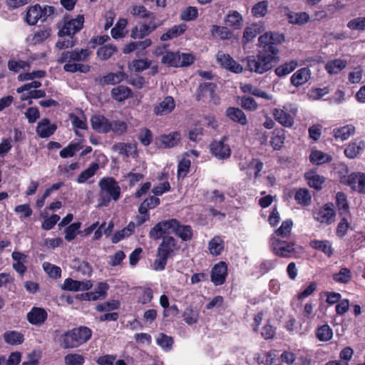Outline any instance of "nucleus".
Segmentation results:
<instances>
[{"mask_svg": "<svg viewBox=\"0 0 365 365\" xmlns=\"http://www.w3.org/2000/svg\"><path fill=\"white\" fill-rule=\"evenodd\" d=\"M179 249L180 245L175 237L170 235L163 237L157 248L156 258L153 263L154 269L156 271L164 270L168 259L175 256Z\"/></svg>", "mask_w": 365, "mask_h": 365, "instance_id": "obj_4", "label": "nucleus"}, {"mask_svg": "<svg viewBox=\"0 0 365 365\" xmlns=\"http://www.w3.org/2000/svg\"><path fill=\"white\" fill-rule=\"evenodd\" d=\"M85 361V357L82 354L76 353H70L64 356L66 365H83Z\"/></svg>", "mask_w": 365, "mask_h": 365, "instance_id": "obj_62", "label": "nucleus"}, {"mask_svg": "<svg viewBox=\"0 0 365 365\" xmlns=\"http://www.w3.org/2000/svg\"><path fill=\"white\" fill-rule=\"evenodd\" d=\"M317 339L322 342L330 341L333 337V330L327 324L318 327L315 331Z\"/></svg>", "mask_w": 365, "mask_h": 365, "instance_id": "obj_44", "label": "nucleus"}, {"mask_svg": "<svg viewBox=\"0 0 365 365\" xmlns=\"http://www.w3.org/2000/svg\"><path fill=\"white\" fill-rule=\"evenodd\" d=\"M210 32L213 38H218L222 41L230 40L234 36L233 32L226 25H212Z\"/></svg>", "mask_w": 365, "mask_h": 365, "instance_id": "obj_24", "label": "nucleus"}, {"mask_svg": "<svg viewBox=\"0 0 365 365\" xmlns=\"http://www.w3.org/2000/svg\"><path fill=\"white\" fill-rule=\"evenodd\" d=\"M336 204L340 216H348L350 215L349 205L344 192H338L336 193Z\"/></svg>", "mask_w": 365, "mask_h": 365, "instance_id": "obj_36", "label": "nucleus"}, {"mask_svg": "<svg viewBox=\"0 0 365 365\" xmlns=\"http://www.w3.org/2000/svg\"><path fill=\"white\" fill-rule=\"evenodd\" d=\"M227 276V265L226 262L220 261L215 264L211 270L210 280L215 286L223 284Z\"/></svg>", "mask_w": 365, "mask_h": 365, "instance_id": "obj_13", "label": "nucleus"}, {"mask_svg": "<svg viewBox=\"0 0 365 365\" xmlns=\"http://www.w3.org/2000/svg\"><path fill=\"white\" fill-rule=\"evenodd\" d=\"M284 15L288 23L292 25L304 26L310 21L308 13L305 11L294 12L291 11L288 6L284 8Z\"/></svg>", "mask_w": 365, "mask_h": 365, "instance_id": "obj_14", "label": "nucleus"}, {"mask_svg": "<svg viewBox=\"0 0 365 365\" xmlns=\"http://www.w3.org/2000/svg\"><path fill=\"white\" fill-rule=\"evenodd\" d=\"M185 322L188 325H192L197 322L199 319V313L192 307H187L182 314Z\"/></svg>", "mask_w": 365, "mask_h": 365, "instance_id": "obj_56", "label": "nucleus"}, {"mask_svg": "<svg viewBox=\"0 0 365 365\" xmlns=\"http://www.w3.org/2000/svg\"><path fill=\"white\" fill-rule=\"evenodd\" d=\"M181 58L179 51H167L162 57V63L168 67L178 68L180 67V60Z\"/></svg>", "mask_w": 365, "mask_h": 365, "instance_id": "obj_40", "label": "nucleus"}, {"mask_svg": "<svg viewBox=\"0 0 365 365\" xmlns=\"http://www.w3.org/2000/svg\"><path fill=\"white\" fill-rule=\"evenodd\" d=\"M110 95L116 101L123 102L128 98H132L133 93L129 87L123 85H119L112 88Z\"/></svg>", "mask_w": 365, "mask_h": 365, "instance_id": "obj_28", "label": "nucleus"}, {"mask_svg": "<svg viewBox=\"0 0 365 365\" xmlns=\"http://www.w3.org/2000/svg\"><path fill=\"white\" fill-rule=\"evenodd\" d=\"M346 60L336 58L329 61L325 65V69L329 74H337L346 66Z\"/></svg>", "mask_w": 365, "mask_h": 365, "instance_id": "obj_42", "label": "nucleus"}, {"mask_svg": "<svg viewBox=\"0 0 365 365\" xmlns=\"http://www.w3.org/2000/svg\"><path fill=\"white\" fill-rule=\"evenodd\" d=\"M258 41L260 47L267 46V44L270 45L272 43L273 44L274 47L279 51L277 48V43H280L284 41V34L278 33L271 34L266 33L260 36Z\"/></svg>", "mask_w": 365, "mask_h": 365, "instance_id": "obj_27", "label": "nucleus"}, {"mask_svg": "<svg viewBox=\"0 0 365 365\" xmlns=\"http://www.w3.org/2000/svg\"><path fill=\"white\" fill-rule=\"evenodd\" d=\"M91 287L89 282L78 281L71 278H67L64 280L63 289L68 291L78 292L88 290Z\"/></svg>", "mask_w": 365, "mask_h": 365, "instance_id": "obj_33", "label": "nucleus"}, {"mask_svg": "<svg viewBox=\"0 0 365 365\" xmlns=\"http://www.w3.org/2000/svg\"><path fill=\"white\" fill-rule=\"evenodd\" d=\"M91 54V51L88 48H76L71 51H63L57 61L59 63H66L63 66V70L66 72L86 73L90 71V66L78 63V62L87 61Z\"/></svg>", "mask_w": 365, "mask_h": 365, "instance_id": "obj_2", "label": "nucleus"}, {"mask_svg": "<svg viewBox=\"0 0 365 365\" xmlns=\"http://www.w3.org/2000/svg\"><path fill=\"white\" fill-rule=\"evenodd\" d=\"M134 232L135 225H133V222L131 221L125 227L114 233V235L111 237V242L113 244H116L121 241L122 240L125 239V237H130Z\"/></svg>", "mask_w": 365, "mask_h": 365, "instance_id": "obj_41", "label": "nucleus"}, {"mask_svg": "<svg viewBox=\"0 0 365 365\" xmlns=\"http://www.w3.org/2000/svg\"><path fill=\"white\" fill-rule=\"evenodd\" d=\"M163 24L162 21H156V19L149 20L148 23H143L139 26H135L131 30L130 37L132 38H143L150 34Z\"/></svg>", "mask_w": 365, "mask_h": 365, "instance_id": "obj_11", "label": "nucleus"}, {"mask_svg": "<svg viewBox=\"0 0 365 365\" xmlns=\"http://www.w3.org/2000/svg\"><path fill=\"white\" fill-rule=\"evenodd\" d=\"M310 70L307 67L297 70L291 76L290 82L295 87H299L307 83L310 78Z\"/></svg>", "mask_w": 365, "mask_h": 365, "instance_id": "obj_26", "label": "nucleus"}, {"mask_svg": "<svg viewBox=\"0 0 365 365\" xmlns=\"http://www.w3.org/2000/svg\"><path fill=\"white\" fill-rule=\"evenodd\" d=\"M333 280L337 283L348 284L352 279V273L347 267H341L339 272L332 275Z\"/></svg>", "mask_w": 365, "mask_h": 365, "instance_id": "obj_53", "label": "nucleus"}, {"mask_svg": "<svg viewBox=\"0 0 365 365\" xmlns=\"http://www.w3.org/2000/svg\"><path fill=\"white\" fill-rule=\"evenodd\" d=\"M225 115L232 121L241 125L247 124V119L245 113L237 107H228L225 110Z\"/></svg>", "mask_w": 365, "mask_h": 365, "instance_id": "obj_25", "label": "nucleus"}, {"mask_svg": "<svg viewBox=\"0 0 365 365\" xmlns=\"http://www.w3.org/2000/svg\"><path fill=\"white\" fill-rule=\"evenodd\" d=\"M216 84L213 83H203L199 86L196 93V100L200 101L205 96H210L215 91Z\"/></svg>", "mask_w": 365, "mask_h": 365, "instance_id": "obj_47", "label": "nucleus"}, {"mask_svg": "<svg viewBox=\"0 0 365 365\" xmlns=\"http://www.w3.org/2000/svg\"><path fill=\"white\" fill-rule=\"evenodd\" d=\"M268 11L267 1H261L255 4L252 8V14L255 18H261L266 16Z\"/></svg>", "mask_w": 365, "mask_h": 365, "instance_id": "obj_58", "label": "nucleus"}, {"mask_svg": "<svg viewBox=\"0 0 365 365\" xmlns=\"http://www.w3.org/2000/svg\"><path fill=\"white\" fill-rule=\"evenodd\" d=\"M173 232L183 242L190 241L193 237V230L190 225H182L180 222L174 218Z\"/></svg>", "mask_w": 365, "mask_h": 365, "instance_id": "obj_17", "label": "nucleus"}, {"mask_svg": "<svg viewBox=\"0 0 365 365\" xmlns=\"http://www.w3.org/2000/svg\"><path fill=\"white\" fill-rule=\"evenodd\" d=\"M181 139L179 131L171 132L169 134L161 135L159 140L164 148H170L178 145Z\"/></svg>", "mask_w": 365, "mask_h": 365, "instance_id": "obj_31", "label": "nucleus"}, {"mask_svg": "<svg viewBox=\"0 0 365 365\" xmlns=\"http://www.w3.org/2000/svg\"><path fill=\"white\" fill-rule=\"evenodd\" d=\"M261 33V29L257 24H252L247 26L243 32L242 43L243 46L253 41L255 38Z\"/></svg>", "mask_w": 365, "mask_h": 365, "instance_id": "obj_38", "label": "nucleus"}, {"mask_svg": "<svg viewBox=\"0 0 365 365\" xmlns=\"http://www.w3.org/2000/svg\"><path fill=\"white\" fill-rule=\"evenodd\" d=\"M347 27L351 31H365V17H356L347 23Z\"/></svg>", "mask_w": 365, "mask_h": 365, "instance_id": "obj_64", "label": "nucleus"}, {"mask_svg": "<svg viewBox=\"0 0 365 365\" xmlns=\"http://www.w3.org/2000/svg\"><path fill=\"white\" fill-rule=\"evenodd\" d=\"M365 149V142L364 140H354L349 142L345 149L344 155L349 159L356 158Z\"/></svg>", "mask_w": 365, "mask_h": 365, "instance_id": "obj_23", "label": "nucleus"}, {"mask_svg": "<svg viewBox=\"0 0 365 365\" xmlns=\"http://www.w3.org/2000/svg\"><path fill=\"white\" fill-rule=\"evenodd\" d=\"M355 133V127L351 124H348L333 130L334 137L336 140L342 141L347 140L351 135Z\"/></svg>", "mask_w": 365, "mask_h": 365, "instance_id": "obj_37", "label": "nucleus"}, {"mask_svg": "<svg viewBox=\"0 0 365 365\" xmlns=\"http://www.w3.org/2000/svg\"><path fill=\"white\" fill-rule=\"evenodd\" d=\"M292 227V220L287 219L282 222L280 227L276 229L270 237H274L277 240L287 239L291 235Z\"/></svg>", "mask_w": 365, "mask_h": 365, "instance_id": "obj_29", "label": "nucleus"}, {"mask_svg": "<svg viewBox=\"0 0 365 365\" xmlns=\"http://www.w3.org/2000/svg\"><path fill=\"white\" fill-rule=\"evenodd\" d=\"M175 222L174 218L158 222L149 231L150 238L153 240H163V237L167 236L166 234H169L170 230L173 231Z\"/></svg>", "mask_w": 365, "mask_h": 365, "instance_id": "obj_12", "label": "nucleus"}, {"mask_svg": "<svg viewBox=\"0 0 365 365\" xmlns=\"http://www.w3.org/2000/svg\"><path fill=\"white\" fill-rule=\"evenodd\" d=\"M110 133L116 136H121L128 130V124L125 121L121 120H110Z\"/></svg>", "mask_w": 365, "mask_h": 365, "instance_id": "obj_52", "label": "nucleus"}, {"mask_svg": "<svg viewBox=\"0 0 365 365\" xmlns=\"http://www.w3.org/2000/svg\"><path fill=\"white\" fill-rule=\"evenodd\" d=\"M99 169V164L93 162L90 164L89 167L82 171L77 178L78 183H85L89 178L95 175L97 170Z\"/></svg>", "mask_w": 365, "mask_h": 365, "instance_id": "obj_49", "label": "nucleus"}, {"mask_svg": "<svg viewBox=\"0 0 365 365\" xmlns=\"http://www.w3.org/2000/svg\"><path fill=\"white\" fill-rule=\"evenodd\" d=\"M314 219L321 224L330 225L334 222L336 212L332 203H327L324 206L313 211Z\"/></svg>", "mask_w": 365, "mask_h": 365, "instance_id": "obj_10", "label": "nucleus"}, {"mask_svg": "<svg viewBox=\"0 0 365 365\" xmlns=\"http://www.w3.org/2000/svg\"><path fill=\"white\" fill-rule=\"evenodd\" d=\"M341 217V218L336 226V235L339 238H344L347 235L349 230L351 229V225L347 220V216Z\"/></svg>", "mask_w": 365, "mask_h": 365, "instance_id": "obj_60", "label": "nucleus"}, {"mask_svg": "<svg viewBox=\"0 0 365 365\" xmlns=\"http://www.w3.org/2000/svg\"><path fill=\"white\" fill-rule=\"evenodd\" d=\"M279 51L273 44H267L261 47L256 55H250L245 58L246 69L257 74H263L271 70L273 63L279 61Z\"/></svg>", "mask_w": 365, "mask_h": 365, "instance_id": "obj_1", "label": "nucleus"}, {"mask_svg": "<svg viewBox=\"0 0 365 365\" xmlns=\"http://www.w3.org/2000/svg\"><path fill=\"white\" fill-rule=\"evenodd\" d=\"M117 51L118 48L115 45L107 44L98 48L96 54L100 59L106 61L109 59Z\"/></svg>", "mask_w": 365, "mask_h": 365, "instance_id": "obj_54", "label": "nucleus"}, {"mask_svg": "<svg viewBox=\"0 0 365 365\" xmlns=\"http://www.w3.org/2000/svg\"><path fill=\"white\" fill-rule=\"evenodd\" d=\"M304 178L310 187L320 190L324 183L325 178L319 175L316 170H310L304 173Z\"/></svg>", "mask_w": 365, "mask_h": 365, "instance_id": "obj_22", "label": "nucleus"}, {"mask_svg": "<svg viewBox=\"0 0 365 365\" xmlns=\"http://www.w3.org/2000/svg\"><path fill=\"white\" fill-rule=\"evenodd\" d=\"M81 225L82 224L81 222H76L69 225L65 229V240L68 242L73 240L79 233L78 230L80 229Z\"/></svg>", "mask_w": 365, "mask_h": 365, "instance_id": "obj_61", "label": "nucleus"}, {"mask_svg": "<svg viewBox=\"0 0 365 365\" xmlns=\"http://www.w3.org/2000/svg\"><path fill=\"white\" fill-rule=\"evenodd\" d=\"M82 146L80 143H70L66 147L63 148L59 153L62 158H71L78 151Z\"/></svg>", "mask_w": 365, "mask_h": 365, "instance_id": "obj_57", "label": "nucleus"}, {"mask_svg": "<svg viewBox=\"0 0 365 365\" xmlns=\"http://www.w3.org/2000/svg\"><path fill=\"white\" fill-rule=\"evenodd\" d=\"M99 205L107 206L111 200L117 201L120 197L121 189L113 177H104L99 180Z\"/></svg>", "mask_w": 365, "mask_h": 365, "instance_id": "obj_7", "label": "nucleus"}, {"mask_svg": "<svg viewBox=\"0 0 365 365\" xmlns=\"http://www.w3.org/2000/svg\"><path fill=\"white\" fill-rule=\"evenodd\" d=\"M294 198L297 204L302 206L309 205L312 200V196L307 188L297 189L294 192Z\"/></svg>", "mask_w": 365, "mask_h": 365, "instance_id": "obj_48", "label": "nucleus"}, {"mask_svg": "<svg viewBox=\"0 0 365 365\" xmlns=\"http://www.w3.org/2000/svg\"><path fill=\"white\" fill-rule=\"evenodd\" d=\"M48 313L42 307H33L26 314L28 322L36 326H40L44 324L47 320Z\"/></svg>", "mask_w": 365, "mask_h": 365, "instance_id": "obj_16", "label": "nucleus"}, {"mask_svg": "<svg viewBox=\"0 0 365 365\" xmlns=\"http://www.w3.org/2000/svg\"><path fill=\"white\" fill-rule=\"evenodd\" d=\"M225 24L234 30H240L244 26V18L235 10H230L224 18Z\"/></svg>", "mask_w": 365, "mask_h": 365, "instance_id": "obj_18", "label": "nucleus"}, {"mask_svg": "<svg viewBox=\"0 0 365 365\" xmlns=\"http://www.w3.org/2000/svg\"><path fill=\"white\" fill-rule=\"evenodd\" d=\"M227 136H223L220 140H214L210 145V153L219 160H225L230 158L231 149L226 141Z\"/></svg>", "mask_w": 365, "mask_h": 365, "instance_id": "obj_9", "label": "nucleus"}, {"mask_svg": "<svg viewBox=\"0 0 365 365\" xmlns=\"http://www.w3.org/2000/svg\"><path fill=\"white\" fill-rule=\"evenodd\" d=\"M309 160L312 164L322 165L330 163L332 160V158L320 150H312L309 155Z\"/></svg>", "mask_w": 365, "mask_h": 365, "instance_id": "obj_50", "label": "nucleus"}, {"mask_svg": "<svg viewBox=\"0 0 365 365\" xmlns=\"http://www.w3.org/2000/svg\"><path fill=\"white\" fill-rule=\"evenodd\" d=\"M125 76V73L123 71L109 73L103 76L100 81L102 85H115L122 82Z\"/></svg>", "mask_w": 365, "mask_h": 365, "instance_id": "obj_43", "label": "nucleus"}, {"mask_svg": "<svg viewBox=\"0 0 365 365\" xmlns=\"http://www.w3.org/2000/svg\"><path fill=\"white\" fill-rule=\"evenodd\" d=\"M127 25L126 19H120L116 25L111 29L110 34L113 38L118 39L124 36L123 30Z\"/></svg>", "mask_w": 365, "mask_h": 365, "instance_id": "obj_63", "label": "nucleus"}, {"mask_svg": "<svg viewBox=\"0 0 365 365\" xmlns=\"http://www.w3.org/2000/svg\"><path fill=\"white\" fill-rule=\"evenodd\" d=\"M309 244L313 249L322 252L329 258L334 254L332 243L328 240H314Z\"/></svg>", "mask_w": 365, "mask_h": 365, "instance_id": "obj_32", "label": "nucleus"}, {"mask_svg": "<svg viewBox=\"0 0 365 365\" xmlns=\"http://www.w3.org/2000/svg\"><path fill=\"white\" fill-rule=\"evenodd\" d=\"M41 15V6L36 4L28 9L25 21L29 25L34 26L37 24L38 20H41V18H42Z\"/></svg>", "mask_w": 365, "mask_h": 365, "instance_id": "obj_35", "label": "nucleus"}, {"mask_svg": "<svg viewBox=\"0 0 365 365\" xmlns=\"http://www.w3.org/2000/svg\"><path fill=\"white\" fill-rule=\"evenodd\" d=\"M285 140V131L284 129H275L271 137L270 145L274 150L282 148Z\"/></svg>", "mask_w": 365, "mask_h": 365, "instance_id": "obj_39", "label": "nucleus"}, {"mask_svg": "<svg viewBox=\"0 0 365 365\" xmlns=\"http://www.w3.org/2000/svg\"><path fill=\"white\" fill-rule=\"evenodd\" d=\"M346 245L353 252L364 247L365 235L361 232L354 233L347 240Z\"/></svg>", "mask_w": 365, "mask_h": 365, "instance_id": "obj_34", "label": "nucleus"}, {"mask_svg": "<svg viewBox=\"0 0 365 365\" xmlns=\"http://www.w3.org/2000/svg\"><path fill=\"white\" fill-rule=\"evenodd\" d=\"M92 336V331L86 326L74 328L62 334L60 346L64 349H74L87 342Z\"/></svg>", "mask_w": 365, "mask_h": 365, "instance_id": "obj_6", "label": "nucleus"}, {"mask_svg": "<svg viewBox=\"0 0 365 365\" xmlns=\"http://www.w3.org/2000/svg\"><path fill=\"white\" fill-rule=\"evenodd\" d=\"M175 107V103L172 96H168L155 105L153 108V113L156 115H164L170 113Z\"/></svg>", "mask_w": 365, "mask_h": 365, "instance_id": "obj_20", "label": "nucleus"}, {"mask_svg": "<svg viewBox=\"0 0 365 365\" xmlns=\"http://www.w3.org/2000/svg\"><path fill=\"white\" fill-rule=\"evenodd\" d=\"M272 115L274 120L285 128H291L294 125V116L284 109L275 108L272 110Z\"/></svg>", "mask_w": 365, "mask_h": 365, "instance_id": "obj_21", "label": "nucleus"}, {"mask_svg": "<svg viewBox=\"0 0 365 365\" xmlns=\"http://www.w3.org/2000/svg\"><path fill=\"white\" fill-rule=\"evenodd\" d=\"M269 247L273 254L281 258L297 259L304 251V247L294 240H277L274 237H270Z\"/></svg>", "mask_w": 365, "mask_h": 365, "instance_id": "obj_5", "label": "nucleus"}, {"mask_svg": "<svg viewBox=\"0 0 365 365\" xmlns=\"http://www.w3.org/2000/svg\"><path fill=\"white\" fill-rule=\"evenodd\" d=\"M277 334V327L271 324V320L268 319L266 324L262 327L261 336L265 340H272L275 338Z\"/></svg>", "mask_w": 365, "mask_h": 365, "instance_id": "obj_59", "label": "nucleus"}, {"mask_svg": "<svg viewBox=\"0 0 365 365\" xmlns=\"http://www.w3.org/2000/svg\"><path fill=\"white\" fill-rule=\"evenodd\" d=\"M224 247V241L220 236H215L208 243V250L212 256L220 255Z\"/></svg>", "mask_w": 365, "mask_h": 365, "instance_id": "obj_45", "label": "nucleus"}, {"mask_svg": "<svg viewBox=\"0 0 365 365\" xmlns=\"http://www.w3.org/2000/svg\"><path fill=\"white\" fill-rule=\"evenodd\" d=\"M56 129V125L51 123V120L48 118H45L38 123L36 131L40 138H46L52 135Z\"/></svg>", "mask_w": 365, "mask_h": 365, "instance_id": "obj_19", "label": "nucleus"}, {"mask_svg": "<svg viewBox=\"0 0 365 365\" xmlns=\"http://www.w3.org/2000/svg\"><path fill=\"white\" fill-rule=\"evenodd\" d=\"M130 14L133 16H138L140 19H156L155 13L148 11L143 5H134L132 6Z\"/></svg>", "mask_w": 365, "mask_h": 365, "instance_id": "obj_46", "label": "nucleus"}, {"mask_svg": "<svg viewBox=\"0 0 365 365\" xmlns=\"http://www.w3.org/2000/svg\"><path fill=\"white\" fill-rule=\"evenodd\" d=\"M91 125L93 130L98 133L107 134L110 133V120L102 114H96L91 118Z\"/></svg>", "mask_w": 365, "mask_h": 365, "instance_id": "obj_15", "label": "nucleus"}, {"mask_svg": "<svg viewBox=\"0 0 365 365\" xmlns=\"http://www.w3.org/2000/svg\"><path fill=\"white\" fill-rule=\"evenodd\" d=\"M4 339L6 343L11 345H19L24 342V335L16 331H7L4 334Z\"/></svg>", "mask_w": 365, "mask_h": 365, "instance_id": "obj_51", "label": "nucleus"}, {"mask_svg": "<svg viewBox=\"0 0 365 365\" xmlns=\"http://www.w3.org/2000/svg\"><path fill=\"white\" fill-rule=\"evenodd\" d=\"M341 182L349 186L352 190L365 195L364 173L353 172L348 175V176H344L341 178Z\"/></svg>", "mask_w": 365, "mask_h": 365, "instance_id": "obj_8", "label": "nucleus"}, {"mask_svg": "<svg viewBox=\"0 0 365 365\" xmlns=\"http://www.w3.org/2000/svg\"><path fill=\"white\" fill-rule=\"evenodd\" d=\"M187 29V26L185 24H180L178 25H174L168 31L163 34L160 39L162 41H167L170 40H173L181 35H182L185 31Z\"/></svg>", "mask_w": 365, "mask_h": 365, "instance_id": "obj_30", "label": "nucleus"}, {"mask_svg": "<svg viewBox=\"0 0 365 365\" xmlns=\"http://www.w3.org/2000/svg\"><path fill=\"white\" fill-rule=\"evenodd\" d=\"M297 66V62L296 61H291L277 66L275 68L274 72L279 77L285 76L292 72Z\"/></svg>", "mask_w": 365, "mask_h": 365, "instance_id": "obj_55", "label": "nucleus"}, {"mask_svg": "<svg viewBox=\"0 0 365 365\" xmlns=\"http://www.w3.org/2000/svg\"><path fill=\"white\" fill-rule=\"evenodd\" d=\"M84 16L78 14L76 18L68 19V16L63 17V25L59 29L58 36L59 38L67 36L68 38L63 40L59 39L56 47L60 50L72 48L77 43V38L74 36L76 33L80 31L83 26Z\"/></svg>", "mask_w": 365, "mask_h": 365, "instance_id": "obj_3", "label": "nucleus"}]
</instances>
